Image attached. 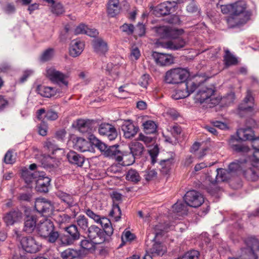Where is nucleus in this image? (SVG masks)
Wrapping results in <instances>:
<instances>
[{
  "instance_id": "obj_1",
  "label": "nucleus",
  "mask_w": 259,
  "mask_h": 259,
  "mask_svg": "<svg viewBox=\"0 0 259 259\" xmlns=\"http://www.w3.org/2000/svg\"><path fill=\"white\" fill-rule=\"evenodd\" d=\"M155 31L158 36L161 38H168L172 40L162 43V47L164 48L177 50L183 48L186 44L184 40L179 36L182 34V30L172 29L166 26H160L155 28Z\"/></svg>"
},
{
  "instance_id": "obj_2",
  "label": "nucleus",
  "mask_w": 259,
  "mask_h": 259,
  "mask_svg": "<svg viewBox=\"0 0 259 259\" xmlns=\"http://www.w3.org/2000/svg\"><path fill=\"white\" fill-rule=\"evenodd\" d=\"M254 137V133L251 128H240L237 131L236 136H232L229 141L231 148L237 152L253 153L249 148L243 145L239 144L242 141L251 140Z\"/></svg>"
},
{
  "instance_id": "obj_3",
  "label": "nucleus",
  "mask_w": 259,
  "mask_h": 259,
  "mask_svg": "<svg viewBox=\"0 0 259 259\" xmlns=\"http://www.w3.org/2000/svg\"><path fill=\"white\" fill-rule=\"evenodd\" d=\"M36 232L49 243H54L59 238V232L55 230L53 222L48 219L40 220L36 226Z\"/></svg>"
},
{
  "instance_id": "obj_4",
  "label": "nucleus",
  "mask_w": 259,
  "mask_h": 259,
  "mask_svg": "<svg viewBox=\"0 0 259 259\" xmlns=\"http://www.w3.org/2000/svg\"><path fill=\"white\" fill-rule=\"evenodd\" d=\"M199 77H195L183 81L180 84V89L177 90L176 94L172 95L175 100L183 99L188 97L196 90L198 91L203 82Z\"/></svg>"
},
{
  "instance_id": "obj_5",
  "label": "nucleus",
  "mask_w": 259,
  "mask_h": 259,
  "mask_svg": "<svg viewBox=\"0 0 259 259\" xmlns=\"http://www.w3.org/2000/svg\"><path fill=\"white\" fill-rule=\"evenodd\" d=\"M215 92V88L213 85H206L203 81L195 96L196 103L202 104L215 105L219 102V100L214 98L213 96Z\"/></svg>"
},
{
  "instance_id": "obj_6",
  "label": "nucleus",
  "mask_w": 259,
  "mask_h": 259,
  "mask_svg": "<svg viewBox=\"0 0 259 259\" xmlns=\"http://www.w3.org/2000/svg\"><path fill=\"white\" fill-rule=\"evenodd\" d=\"M188 76V71L186 69L175 68L166 72L164 80L169 84L180 83L181 84L187 79Z\"/></svg>"
},
{
  "instance_id": "obj_7",
  "label": "nucleus",
  "mask_w": 259,
  "mask_h": 259,
  "mask_svg": "<svg viewBox=\"0 0 259 259\" xmlns=\"http://www.w3.org/2000/svg\"><path fill=\"white\" fill-rule=\"evenodd\" d=\"M244 163L248 166L251 165L252 167H249L245 169L244 172V175L245 178L251 181H255L258 178V174L256 166L259 164V159L256 158L254 153L252 155H249L248 157L244 160Z\"/></svg>"
},
{
  "instance_id": "obj_8",
  "label": "nucleus",
  "mask_w": 259,
  "mask_h": 259,
  "mask_svg": "<svg viewBox=\"0 0 259 259\" xmlns=\"http://www.w3.org/2000/svg\"><path fill=\"white\" fill-rule=\"evenodd\" d=\"M160 234L159 232H156L153 239L146 240V251L152 254L153 256L162 255L166 252V248L160 243L155 242L154 240L156 237Z\"/></svg>"
},
{
  "instance_id": "obj_9",
  "label": "nucleus",
  "mask_w": 259,
  "mask_h": 259,
  "mask_svg": "<svg viewBox=\"0 0 259 259\" xmlns=\"http://www.w3.org/2000/svg\"><path fill=\"white\" fill-rule=\"evenodd\" d=\"M184 200L189 206L197 207L204 202V198L200 193L191 190L186 193L184 196Z\"/></svg>"
},
{
  "instance_id": "obj_10",
  "label": "nucleus",
  "mask_w": 259,
  "mask_h": 259,
  "mask_svg": "<svg viewBox=\"0 0 259 259\" xmlns=\"http://www.w3.org/2000/svg\"><path fill=\"white\" fill-rule=\"evenodd\" d=\"M96 122L94 120L78 119L72 124V126L76 128L79 132L82 133H91L95 130Z\"/></svg>"
},
{
  "instance_id": "obj_11",
  "label": "nucleus",
  "mask_w": 259,
  "mask_h": 259,
  "mask_svg": "<svg viewBox=\"0 0 259 259\" xmlns=\"http://www.w3.org/2000/svg\"><path fill=\"white\" fill-rule=\"evenodd\" d=\"M231 8V12L233 14L232 19L237 21L238 16L243 14L246 9V4L243 1H239L234 4H231L230 6ZM246 22L244 19H240L238 21L236 22V25H239Z\"/></svg>"
},
{
  "instance_id": "obj_12",
  "label": "nucleus",
  "mask_w": 259,
  "mask_h": 259,
  "mask_svg": "<svg viewBox=\"0 0 259 259\" xmlns=\"http://www.w3.org/2000/svg\"><path fill=\"white\" fill-rule=\"evenodd\" d=\"M35 208L39 213L45 215L51 214L54 207L51 201L44 198H37L35 202Z\"/></svg>"
},
{
  "instance_id": "obj_13",
  "label": "nucleus",
  "mask_w": 259,
  "mask_h": 259,
  "mask_svg": "<svg viewBox=\"0 0 259 259\" xmlns=\"http://www.w3.org/2000/svg\"><path fill=\"white\" fill-rule=\"evenodd\" d=\"M46 76L52 82L57 83H62L66 86L67 85L68 82L65 80L67 76L60 71L57 70L54 68H47L46 70Z\"/></svg>"
},
{
  "instance_id": "obj_14",
  "label": "nucleus",
  "mask_w": 259,
  "mask_h": 259,
  "mask_svg": "<svg viewBox=\"0 0 259 259\" xmlns=\"http://www.w3.org/2000/svg\"><path fill=\"white\" fill-rule=\"evenodd\" d=\"M99 133L108 138L110 141L115 140L117 137V132L115 127L109 123H101L98 128Z\"/></svg>"
},
{
  "instance_id": "obj_15",
  "label": "nucleus",
  "mask_w": 259,
  "mask_h": 259,
  "mask_svg": "<svg viewBox=\"0 0 259 259\" xmlns=\"http://www.w3.org/2000/svg\"><path fill=\"white\" fill-rule=\"evenodd\" d=\"M22 248L26 252L35 253L38 251L41 246L33 237H23L21 240Z\"/></svg>"
},
{
  "instance_id": "obj_16",
  "label": "nucleus",
  "mask_w": 259,
  "mask_h": 259,
  "mask_svg": "<svg viewBox=\"0 0 259 259\" xmlns=\"http://www.w3.org/2000/svg\"><path fill=\"white\" fill-rule=\"evenodd\" d=\"M88 236L91 240H95L96 243L100 244L105 240L103 231L95 225L91 226L87 230Z\"/></svg>"
},
{
  "instance_id": "obj_17",
  "label": "nucleus",
  "mask_w": 259,
  "mask_h": 259,
  "mask_svg": "<svg viewBox=\"0 0 259 259\" xmlns=\"http://www.w3.org/2000/svg\"><path fill=\"white\" fill-rule=\"evenodd\" d=\"M69 142L70 144H72V147L77 151L85 152L90 150V143L83 138L72 136Z\"/></svg>"
},
{
  "instance_id": "obj_18",
  "label": "nucleus",
  "mask_w": 259,
  "mask_h": 259,
  "mask_svg": "<svg viewBox=\"0 0 259 259\" xmlns=\"http://www.w3.org/2000/svg\"><path fill=\"white\" fill-rule=\"evenodd\" d=\"M121 129L123 132L124 137L126 139H130L136 135L139 128L135 126L131 120H128L123 122L121 126Z\"/></svg>"
},
{
  "instance_id": "obj_19",
  "label": "nucleus",
  "mask_w": 259,
  "mask_h": 259,
  "mask_svg": "<svg viewBox=\"0 0 259 259\" xmlns=\"http://www.w3.org/2000/svg\"><path fill=\"white\" fill-rule=\"evenodd\" d=\"M153 57L156 63L160 66H165L173 63V57L167 54L154 52Z\"/></svg>"
},
{
  "instance_id": "obj_20",
  "label": "nucleus",
  "mask_w": 259,
  "mask_h": 259,
  "mask_svg": "<svg viewBox=\"0 0 259 259\" xmlns=\"http://www.w3.org/2000/svg\"><path fill=\"white\" fill-rule=\"evenodd\" d=\"M40 173V176H38L36 181V188L38 191L46 193L48 191L51 180L49 177H44L43 172Z\"/></svg>"
},
{
  "instance_id": "obj_21",
  "label": "nucleus",
  "mask_w": 259,
  "mask_h": 259,
  "mask_svg": "<svg viewBox=\"0 0 259 259\" xmlns=\"http://www.w3.org/2000/svg\"><path fill=\"white\" fill-rule=\"evenodd\" d=\"M84 45L79 39L71 41L69 48V54L73 57L78 56L83 51Z\"/></svg>"
},
{
  "instance_id": "obj_22",
  "label": "nucleus",
  "mask_w": 259,
  "mask_h": 259,
  "mask_svg": "<svg viewBox=\"0 0 259 259\" xmlns=\"http://www.w3.org/2000/svg\"><path fill=\"white\" fill-rule=\"evenodd\" d=\"M253 101L254 98L252 97V93L250 90H248L243 103L239 107V109L240 111L251 112L253 106Z\"/></svg>"
},
{
  "instance_id": "obj_23",
  "label": "nucleus",
  "mask_w": 259,
  "mask_h": 259,
  "mask_svg": "<svg viewBox=\"0 0 259 259\" xmlns=\"http://www.w3.org/2000/svg\"><path fill=\"white\" fill-rule=\"evenodd\" d=\"M93 47L94 51L99 54H104L108 50L107 43L101 38L93 41Z\"/></svg>"
},
{
  "instance_id": "obj_24",
  "label": "nucleus",
  "mask_w": 259,
  "mask_h": 259,
  "mask_svg": "<svg viewBox=\"0 0 259 259\" xmlns=\"http://www.w3.org/2000/svg\"><path fill=\"white\" fill-rule=\"evenodd\" d=\"M130 152L137 159L140 158L145 151V148L141 143L138 141L131 142L129 145Z\"/></svg>"
},
{
  "instance_id": "obj_25",
  "label": "nucleus",
  "mask_w": 259,
  "mask_h": 259,
  "mask_svg": "<svg viewBox=\"0 0 259 259\" xmlns=\"http://www.w3.org/2000/svg\"><path fill=\"white\" fill-rule=\"evenodd\" d=\"M66 157L69 163L78 166H82L84 161L83 156L73 151H70L67 154Z\"/></svg>"
},
{
  "instance_id": "obj_26",
  "label": "nucleus",
  "mask_w": 259,
  "mask_h": 259,
  "mask_svg": "<svg viewBox=\"0 0 259 259\" xmlns=\"http://www.w3.org/2000/svg\"><path fill=\"white\" fill-rule=\"evenodd\" d=\"M22 177L25 183L29 184L33 182L38 176H40V173L39 171L32 172L29 169L24 168L22 170Z\"/></svg>"
},
{
  "instance_id": "obj_27",
  "label": "nucleus",
  "mask_w": 259,
  "mask_h": 259,
  "mask_svg": "<svg viewBox=\"0 0 259 259\" xmlns=\"http://www.w3.org/2000/svg\"><path fill=\"white\" fill-rule=\"evenodd\" d=\"M120 10L119 0H109L107 6L108 15L113 17L117 15Z\"/></svg>"
},
{
  "instance_id": "obj_28",
  "label": "nucleus",
  "mask_w": 259,
  "mask_h": 259,
  "mask_svg": "<svg viewBox=\"0 0 259 259\" xmlns=\"http://www.w3.org/2000/svg\"><path fill=\"white\" fill-rule=\"evenodd\" d=\"M21 218V213L19 211H12L6 214L4 221L7 225H12Z\"/></svg>"
},
{
  "instance_id": "obj_29",
  "label": "nucleus",
  "mask_w": 259,
  "mask_h": 259,
  "mask_svg": "<svg viewBox=\"0 0 259 259\" xmlns=\"http://www.w3.org/2000/svg\"><path fill=\"white\" fill-rule=\"evenodd\" d=\"M217 174L215 176V179L211 180L212 183H219L227 181L230 179L231 174L227 169L224 168H218L217 169Z\"/></svg>"
},
{
  "instance_id": "obj_30",
  "label": "nucleus",
  "mask_w": 259,
  "mask_h": 259,
  "mask_svg": "<svg viewBox=\"0 0 259 259\" xmlns=\"http://www.w3.org/2000/svg\"><path fill=\"white\" fill-rule=\"evenodd\" d=\"M188 205L182 201H177L172 206V211L175 213H178L179 215H186L188 212Z\"/></svg>"
},
{
  "instance_id": "obj_31",
  "label": "nucleus",
  "mask_w": 259,
  "mask_h": 259,
  "mask_svg": "<svg viewBox=\"0 0 259 259\" xmlns=\"http://www.w3.org/2000/svg\"><path fill=\"white\" fill-rule=\"evenodd\" d=\"M36 220L35 216L28 215L25 222L24 230L28 233H32L35 228L36 229Z\"/></svg>"
},
{
  "instance_id": "obj_32",
  "label": "nucleus",
  "mask_w": 259,
  "mask_h": 259,
  "mask_svg": "<svg viewBox=\"0 0 259 259\" xmlns=\"http://www.w3.org/2000/svg\"><path fill=\"white\" fill-rule=\"evenodd\" d=\"M36 91L41 96L47 98H50L56 94V90L54 88L41 85L37 86Z\"/></svg>"
},
{
  "instance_id": "obj_33",
  "label": "nucleus",
  "mask_w": 259,
  "mask_h": 259,
  "mask_svg": "<svg viewBox=\"0 0 259 259\" xmlns=\"http://www.w3.org/2000/svg\"><path fill=\"white\" fill-rule=\"evenodd\" d=\"M116 159L119 162L122 161L123 165L127 166L133 164L137 158L130 152L122 156L118 155Z\"/></svg>"
},
{
  "instance_id": "obj_34",
  "label": "nucleus",
  "mask_w": 259,
  "mask_h": 259,
  "mask_svg": "<svg viewBox=\"0 0 259 259\" xmlns=\"http://www.w3.org/2000/svg\"><path fill=\"white\" fill-rule=\"evenodd\" d=\"M99 224L102 227L104 232L108 236H111L113 232V229L111 226L110 221L105 217H102Z\"/></svg>"
},
{
  "instance_id": "obj_35",
  "label": "nucleus",
  "mask_w": 259,
  "mask_h": 259,
  "mask_svg": "<svg viewBox=\"0 0 259 259\" xmlns=\"http://www.w3.org/2000/svg\"><path fill=\"white\" fill-rule=\"evenodd\" d=\"M172 7L171 2H166L159 5L156 9L161 15H166L170 13Z\"/></svg>"
},
{
  "instance_id": "obj_36",
  "label": "nucleus",
  "mask_w": 259,
  "mask_h": 259,
  "mask_svg": "<svg viewBox=\"0 0 259 259\" xmlns=\"http://www.w3.org/2000/svg\"><path fill=\"white\" fill-rule=\"evenodd\" d=\"M64 230L66 233L72 238H73L76 240L79 239L80 233L75 225H71L68 227H66L64 228Z\"/></svg>"
},
{
  "instance_id": "obj_37",
  "label": "nucleus",
  "mask_w": 259,
  "mask_h": 259,
  "mask_svg": "<svg viewBox=\"0 0 259 259\" xmlns=\"http://www.w3.org/2000/svg\"><path fill=\"white\" fill-rule=\"evenodd\" d=\"M144 132L148 134H153L156 132L157 126L153 120H147L143 123Z\"/></svg>"
},
{
  "instance_id": "obj_38",
  "label": "nucleus",
  "mask_w": 259,
  "mask_h": 259,
  "mask_svg": "<svg viewBox=\"0 0 259 259\" xmlns=\"http://www.w3.org/2000/svg\"><path fill=\"white\" fill-rule=\"evenodd\" d=\"M51 12L56 16H59L65 12L64 8L60 2H56L53 5H49Z\"/></svg>"
},
{
  "instance_id": "obj_39",
  "label": "nucleus",
  "mask_w": 259,
  "mask_h": 259,
  "mask_svg": "<svg viewBox=\"0 0 259 259\" xmlns=\"http://www.w3.org/2000/svg\"><path fill=\"white\" fill-rule=\"evenodd\" d=\"M58 239L60 244L63 246H69L72 245L76 241H77L76 239L70 237L67 233L62 234L60 237L59 236Z\"/></svg>"
},
{
  "instance_id": "obj_40",
  "label": "nucleus",
  "mask_w": 259,
  "mask_h": 259,
  "mask_svg": "<svg viewBox=\"0 0 259 259\" xmlns=\"http://www.w3.org/2000/svg\"><path fill=\"white\" fill-rule=\"evenodd\" d=\"M76 222L80 229L86 231L89 227L88 219L84 215L80 214L76 218Z\"/></svg>"
},
{
  "instance_id": "obj_41",
  "label": "nucleus",
  "mask_w": 259,
  "mask_h": 259,
  "mask_svg": "<svg viewBox=\"0 0 259 259\" xmlns=\"http://www.w3.org/2000/svg\"><path fill=\"white\" fill-rule=\"evenodd\" d=\"M126 179L134 183H137L141 180V177L136 170L131 169L126 174Z\"/></svg>"
},
{
  "instance_id": "obj_42",
  "label": "nucleus",
  "mask_w": 259,
  "mask_h": 259,
  "mask_svg": "<svg viewBox=\"0 0 259 259\" xmlns=\"http://www.w3.org/2000/svg\"><path fill=\"white\" fill-rule=\"evenodd\" d=\"M79 255L78 252L72 248H68L63 251L61 256L63 259H73Z\"/></svg>"
},
{
  "instance_id": "obj_43",
  "label": "nucleus",
  "mask_w": 259,
  "mask_h": 259,
  "mask_svg": "<svg viewBox=\"0 0 259 259\" xmlns=\"http://www.w3.org/2000/svg\"><path fill=\"white\" fill-rule=\"evenodd\" d=\"M224 61L227 66L234 65L237 63V58L234 56L228 50L225 51Z\"/></svg>"
},
{
  "instance_id": "obj_44",
  "label": "nucleus",
  "mask_w": 259,
  "mask_h": 259,
  "mask_svg": "<svg viewBox=\"0 0 259 259\" xmlns=\"http://www.w3.org/2000/svg\"><path fill=\"white\" fill-rule=\"evenodd\" d=\"M54 220L59 225H61L69 223L71 220V217L66 213H62L55 215Z\"/></svg>"
},
{
  "instance_id": "obj_45",
  "label": "nucleus",
  "mask_w": 259,
  "mask_h": 259,
  "mask_svg": "<svg viewBox=\"0 0 259 259\" xmlns=\"http://www.w3.org/2000/svg\"><path fill=\"white\" fill-rule=\"evenodd\" d=\"M117 147L118 146L116 145L107 146L103 154L106 157H114L116 158L117 157L116 155L119 153V151L117 150Z\"/></svg>"
},
{
  "instance_id": "obj_46",
  "label": "nucleus",
  "mask_w": 259,
  "mask_h": 259,
  "mask_svg": "<svg viewBox=\"0 0 259 259\" xmlns=\"http://www.w3.org/2000/svg\"><path fill=\"white\" fill-rule=\"evenodd\" d=\"M58 196L63 201L66 203L69 206H72L75 203L73 197L68 194L61 192L58 194Z\"/></svg>"
},
{
  "instance_id": "obj_47",
  "label": "nucleus",
  "mask_w": 259,
  "mask_h": 259,
  "mask_svg": "<svg viewBox=\"0 0 259 259\" xmlns=\"http://www.w3.org/2000/svg\"><path fill=\"white\" fill-rule=\"evenodd\" d=\"M199 252L195 250H192L186 252L182 257H178L179 259H198Z\"/></svg>"
},
{
  "instance_id": "obj_48",
  "label": "nucleus",
  "mask_w": 259,
  "mask_h": 259,
  "mask_svg": "<svg viewBox=\"0 0 259 259\" xmlns=\"http://www.w3.org/2000/svg\"><path fill=\"white\" fill-rule=\"evenodd\" d=\"M54 54V50L53 49L49 48L46 50L42 54L40 57V60L42 61L45 62L50 60L53 56Z\"/></svg>"
},
{
  "instance_id": "obj_49",
  "label": "nucleus",
  "mask_w": 259,
  "mask_h": 259,
  "mask_svg": "<svg viewBox=\"0 0 259 259\" xmlns=\"http://www.w3.org/2000/svg\"><path fill=\"white\" fill-rule=\"evenodd\" d=\"M121 214V210L118 205H114L112 210L110 212V215L114 217L115 221H118L120 218Z\"/></svg>"
},
{
  "instance_id": "obj_50",
  "label": "nucleus",
  "mask_w": 259,
  "mask_h": 259,
  "mask_svg": "<svg viewBox=\"0 0 259 259\" xmlns=\"http://www.w3.org/2000/svg\"><path fill=\"white\" fill-rule=\"evenodd\" d=\"M93 144L95 145L103 154L107 148V146L101 141L96 138H94L92 141Z\"/></svg>"
},
{
  "instance_id": "obj_51",
  "label": "nucleus",
  "mask_w": 259,
  "mask_h": 259,
  "mask_svg": "<svg viewBox=\"0 0 259 259\" xmlns=\"http://www.w3.org/2000/svg\"><path fill=\"white\" fill-rule=\"evenodd\" d=\"M167 130L169 131L174 137H176L181 133L182 129L177 124L168 126Z\"/></svg>"
},
{
  "instance_id": "obj_52",
  "label": "nucleus",
  "mask_w": 259,
  "mask_h": 259,
  "mask_svg": "<svg viewBox=\"0 0 259 259\" xmlns=\"http://www.w3.org/2000/svg\"><path fill=\"white\" fill-rule=\"evenodd\" d=\"M80 245L81 248L86 250L94 249L95 247L94 243L92 241L87 239L82 240L80 242Z\"/></svg>"
},
{
  "instance_id": "obj_53",
  "label": "nucleus",
  "mask_w": 259,
  "mask_h": 259,
  "mask_svg": "<svg viewBox=\"0 0 259 259\" xmlns=\"http://www.w3.org/2000/svg\"><path fill=\"white\" fill-rule=\"evenodd\" d=\"M157 177V172L154 169L148 170L145 171L144 175L146 181H149L155 179Z\"/></svg>"
},
{
  "instance_id": "obj_54",
  "label": "nucleus",
  "mask_w": 259,
  "mask_h": 259,
  "mask_svg": "<svg viewBox=\"0 0 259 259\" xmlns=\"http://www.w3.org/2000/svg\"><path fill=\"white\" fill-rule=\"evenodd\" d=\"M121 30L125 32L127 34H132L134 30V26L131 24L125 23L120 27Z\"/></svg>"
},
{
  "instance_id": "obj_55",
  "label": "nucleus",
  "mask_w": 259,
  "mask_h": 259,
  "mask_svg": "<svg viewBox=\"0 0 259 259\" xmlns=\"http://www.w3.org/2000/svg\"><path fill=\"white\" fill-rule=\"evenodd\" d=\"M140 56L141 53L139 49L136 46L132 47L131 52V59L132 60H137L139 58Z\"/></svg>"
},
{
  "instance_id": "obj_56",
  "label": "nucleus",
  "mask_w": 259,
  "mask_h": 259,
  "mask_svg": "<svg viewBox=\"0 0 259 259\" xmlns=\"http://www.w3.org/2000/svg\"><path fill=\"white\" fill-rule=\"evenodd\" d=\"M45 117L48 120H56L58 118V113L56 112H55L52 110H48L46 113Z\"/></svg>"
},
{
  "instance_id": "obj_57",
  "label": "nucleus",
  "mask_w": 259,
  "mask_h": 259,
  "mask_svg": "<svg viewBox=\"0 0 259 259\" xmlns=\"http://www.w3.org/2000/svg\"><path fill=\"white\" fill-rule=\"evenodd\" d=\"M135 236L130 231L124 232L121 236V239L123 242L125 241H130L134 239Z\"/></svg>"
},
{
  "instance_id": "obj_58",
  "label": "nucleus",
  "mask_w": 259,
  "mask_h": 259,
  "mask_svg": "<svg viewBox=\"0 0 259 259\" xmlns=\"http://www.w3.org/2000/svg\"><path fill=\"white\" fill-rule=\"evenodd\" d=\"M4 161L6 164H12L15 162V158H13L12 152L8 151L5 154Z\"/></svg>"
},
{
  "instance_id": "obj_59",
  "label": "nucleus",
  "mask_w": 259,
  "mask_h": 259,
  "mask_svg": "<svg viewBox=\"0 0 259 259\" xmlns=\"http://www.w3.org/2000/svg\"><path fill=\"white\" fill-rule=\"evenodd\" d=\"M149 76L148 74L143 75L139 81V84L143 88H146L148 84Z\"/></svg>"
},
{
  "instance_id": "obj_60",
  "label": "nucleus",
  "mask_w": 259,
  "mask_h": 259,
  "mask_svg": "<svg viewBox=\"0 0 259 259\" xmlns=\"http://www.w3.org/2000/svg\"><path fill=\"white\" fill-rule=\"evenodd\" d=\"M159 150L157 146H155L152 149L149 150V154L151 157L152 162L154 163L156 162V158L158 155Z\"/></svg>"
},
{
  "instance_id": "obj_61",
  "label": "nucleus",
  "mask_w": 259,
  "mask_h": 259,
  "mask_svg": "<svg viewBox=\"0 0 259 259\" xmlns=\"http://www.w3.org/2000/svg\"><path fill=\"white\" fill-rule=\"evenodd\" d=\"M138 140L143 142L146 145L151 143L153 141V139L151 137L145 136L142 133L139 135Z\"/></svg>"
},
{
  "instance_id": "obj_62",
  "label": "nucleus",
  "mask_w": 259,
  "mask_h": 259,
  "mask_svg": "<svg viewBox=\"0 0 259 259\" xmlns=\"http://www.w3.org/2000/svg\"><path fill=\"white\" fill-rule=\"evenodd\" d=\"M44 147L49 150H54L57 146L54 140H48L44 143Z\"/></svg>"
},
{
  "instance_id": "obj_63",
  "label": "nucleus",
  "mask_w": 259,
  "mask_h": 259,
  "mask_svg": "<svg viewBox=\"0 0 259 259\" xmlns=\"http://www.w3.org/2000/svg\"><path fill=\"white\" fill-rule=\"evenodd\" d=\"M240 165L237 162H232L230 163L228 167V169H227L230 174L231 175V173L234 172L236 171L240 168Z\"/></svg>"
},
{
  "instance_id": "obj_64",
  "label": "nucleus",
  "mask_w": 259,
  "mask_h": 259,
  "mask_svg": "<svg viewBox=\"0 0 259 259\" xmlns=\"http://www.w3.org/2000/svg\"><path fill=\"white\" fill-rule=\"evenodd\" d=\"M198 7L194 2H190L187 6V11L189 13H193L198 11Z\"/></svg>"
}]
</instances>
